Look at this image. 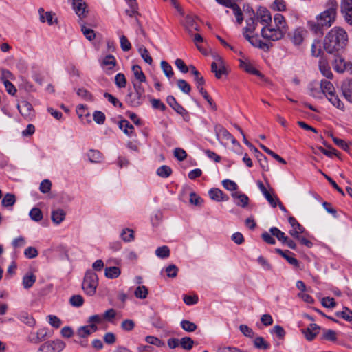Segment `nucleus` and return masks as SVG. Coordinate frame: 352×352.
<instances>
[{"mask_svg":"<svg viewBox=\"0 0 352 352\" xmlns=\"http://www.w3.org/2000/svg\"><path fill=\"white\" fill-rule=\"evenodd\" d=\"M347 42L346 32L342 28L334 27L325 36L323 45L328 53L332 54L345 47Z\"/></svg>","mask_w":352,"mask_h":352,"instance_id":"obj_1","label":"nucleus"},{"mask_svg":"<svg viewBox=\"0 0 352 352\" xmlns=\"http://www.w3.org/2000/svg\"><path fill=\"white\" fill-rule=\"evenodd\" d=\"M274 21L276 28L274 29L272 25L263 26L261 34L263 38L267 41H276L282 38L287 32V25L284 16L277 13L274 15Z\"/></svg>","mask_w":352,"mask_h":352,"instance_id":"obj_2","label":"nucleus"},{"mask_svg":"<svg viewBox=\"0 0 352 352\" xmlns=\"http://www.w3.org/2000/svg\"><path fill=\"white\" fill-rule=\"evenodd\" d=\"M326 10L316 16V19L320 22L323 28L331 26L336 20L338 3L335 0H329L327 3Z\"/></svg>","mask_w":352,"mask_h":352,"instance_id":"obj_3","label":"nucleus"},{"mask_svg":"<svg viewBox=\"0 0 352 352\" xmlns=\"http://www.w3.org/2000/svg\"><path fill=\"white\" fill-rule=\"evenodd\" d=\"M98 285V278L97 274L92 270H87L85 273L82 288L89 296H93L96 292Z\"/></svg>","mask_w":352,"mask_h":352,"instance_id":"obj_4","label":"nucleus"},{"mask_svg":"<svg viewBox=\"0 0 352 352\" xmlns=\"http://www.w3.org/2000/svg\"><path fill=\"white\" fill-rule=\"evenodd\" d=\"M65 347V343L59 339L47 341L42 344L37 352H60Z\"/></svg>","mask_w":352,"mask_h":352,"instance_id":"obj_5","label":"nucleus"},{"mask_svg":"<svg viewBox=\"0 0 352 352\" xmlns=\"http://www.w3.org/2000/svg\"><path fill=\"white\" fill-rule=\"evenodd\" d=\"M307 35V31L304 28H297L290 32L288 34L290 41L295 46H300Z\"/></svg>","mask_w":352,"mask_h":352,"instance_id":"obj_6","label":"nucleus"},{"mask_svg":"<svg viewBox=\"0 0 352 352\" xmlns=\"http://www.w3.org/2000/svg\"><path fill=\"white\" fill-rule=\"evenodd\" d=\"M211 71L218 79H220L223 74H226L224 61L219 56H214V60L211 64Z\"/></svg>","mask_w":352,"mask_h":352,"instance_id":"obj_7","label":"nucleus"},{"mask_svg":"<svg viewBox=\"0 0 352 352\" xmlns=\"http://www.w3.org/2000/svg\"><path fill=\"white\" fill-rule=\"evenodd\" d=\"M17 109L21 116L28 120H31L34 117L32 105L26 100H22L17 104Z\"/></svg>","mask_w":352,"mask_h":352,"instance_id":"obj_8","label":"nucleus"},{"mask_svg":"<svg viewBox=\"0 0 352 352\" xmlns=\"http://www.w3.org/2000/svg\"><path fill=\"white\" fill-rule=\"evenodd\" d=\"M39 15V20L41 23L47 22L49 25H53L58 23V19L56 14L51 12H45L43 8H40L38 10Z\"/></svg>","mask_w":352,"mask_h":352,"instance_id":"obj_9","label":"nucleus"},{"mask_svg":"<svg viewBox=\"0 0 352 352\" xmlns=\"http://www.w3.org/2000/svg\"><path fill=\"white\" fill-rule=\"evenodd\" d=\"M340 10L345 21L352 25V0H341Z\"/></svg>","mask_w":352,"mask_h":352,"instance_id":"obj_10","label":"nucleus"},{"mask_svg":"<svg viewBox=\"0 0 352 352\" xmlns=\"http://www.w3.org/2000/svg\"><path fill=\"white\" fill-rule=\"evenodd\" d=\"M145 98V95H142L140 93H134L130 92L127 94L126 97V101L128 104H129L131 107H137L140 106Z\"/></svg>","mask_w":352,"mask_h":352,"instance_id":"obj_11","label":"nucleus"},{"mask_svg":"<svg viewBox=\"0 0 352 352\" xmlns=\"http://www.w3.org/2000/svg\"><path fill=\"white\" fill-rule=\"evenodd\" d=\"M72 6L76 14L80 19H82L86 17L88 10L87 4L83 0H73Z\"/></svg>","mask_w":352,"mask_h":352,"instance_id":"obj_12","label":"nucleus"},{"mask_svg":"<svg viewBox=\"0 0 352 352\" xmlns=\"http://www.w3.org/2000/svg\"><path fill=\"white\" fill-rule=\"evenodd\" d=\"M289 223L292 227L289 231L290 235L295 239H300L299 234L304 232L305 228L293 217L289 218Z\"/></svg>","mask_w":352,"mask_h":352,"instance_id":"obj_13","label":"nucleus"},{"mask_svg":"<svg viewBox=\"0 0 352 352\" xmlns=\"http://www.w3.org/2000/svg\"><path fill=\"white\" fill-rule=\"evenodd\" d=\"M47 336V329H40L36 332H31L28 337V340L30 342L38 344L45 340Z\"/></svg>","mask_w":352,"mask_h":352,"instance_id":"obj_14","label":"nucleus"},{"mask_svg":"<svg viewBox=\"0 0 352 352\" xmlns=\"http://www.w3.org/2000/svg\"><path fill=\"white\" fill-rule=\"evenodd\" d=\"M216 135L218 138H222L223 140L231 141L233 144L236 143L234 138L223 126H217L215 128Z\"/></svg>","mask_w":352,"mask_h":352,"instance_id":"obj_15","label":"nucleus"},{"mask_svg":"<svg viewBox=\"0 0 352 352\" xmlns=\"http://www.w3.org/2000/svg\"><path fill=\"white\" fill-rule=\"evenodd\" d=\"M256 20L263 26H267L271 21L272 17L270 12L265 8H261L257 12Z\"/></svg>","mask_w":352,"mask_h":352,"instance_id":"obj_16","label":"nucleus"},{"mask_svg":"<svg viewBox=\"0 0 352 352\" xmlns=\"http://www.w3.org/2000/svg\"><path fill=\"white\" fill-rule=\"evenodd\" d=\"M116 65V60L113 55H107L101 63L102 69L109 73V71H111Z\"/></svg>","mask_w":352,"mask_h":352,"instance_id":"obj_17","label":"nucleus"},{"mask_svg":"<svg viewBox=\"0 0 352 352\" xmlns=\"http://www.w3.org/2000/svg\"><path fill=\"white\" fill-rule=\"evenodd\" d=\"M118 126L128 137L135 136L134 126L128 120H122L120 121Z\"/></svg>","mask_w":352,"mask_h":352,"instance_id":"obj_18","label":"nucleus"},{"mask_svg":"<svg viewBox=\"0 0 352 352\" xmlns=\"http://www.w3.org/2000/svg\"><path fill=\"white\" fill-rule=\"evenodd\" d=\"M167 103L179 114L184 116L187 114L186 110L180 105L174 96H168L166 98Z\"/></svg>","mask_w":352,"mask_h":352,"instance_id":"obj_19","label":"nucleus"},{"mask_svg":"<svg viewBox=\"0 0 352 352\" xmlns=\"http://www.w3.org/2000/svg\"><path fill=\"white\" fill-rule=\"evenodd\" d=\"M98 329L97 326L95 324H91L86 326H82L78 328L77 334L80 338H86L91 335L92 333L96 331Z\"/></svg>","mask_w":352,"mask_h":352,"instance_id":"obj_20","label":"nucleus"},{"mask_svg":"<svg viewBox=\"0 0 352 352\" xmlns=\"http://www.w3.org/2000/svg\"><path fill=\"white\" fill-rule=\"evenodd\" d=\"M318 329L319 327L316 324H310L307 329L302 330V333L306 339L311 341L314 340L318 333Z\"/></svg>","mask_w":352,"mask_h":352,"instance_id":"obj_21","label":"nucleus"},{"mask_svg":"<svg viewBox=\"0 0 352 352\" xmlns=\"http://www.w3.org/2000/svg\"><path fill=\"white\" fill-rule=\"evenodd\" d=\"M232 197L238 200L236 203L237 206L245 208L248 205L249 198L246 195L241 192H235L232 194Z\"/></svg>","mask_w":352,"mask_h":352,"instance_id":"obj_22","label":"nucleus"},{"mask_svg":"<svg viewBox=\"0 0 352 352\" xmlns=\"http://www.w3.org/2000/svg\"><path fill=\"white\" fill-rule=\"evenodd\" d=\"M65 215V211L63 209L58 208L52 212L51 219L53 223L59 225L64 221Z\"/></svg>","mask_w":352,"mask_h":352,"instance_id":"obj_23","label":"nucleus"},{"mask_svg":"<svg viewBox=\"0 0 352 352\" xmlns=\"http://www.w3.org/2000/svg\"><path fill=\"white\" fill-rule=\"evenodd\" d=\"M209 196L211 199L217 201H228V197L224 196L223 192L218 188H212L209 191Z\"/></svg>","mask_w":352,"mask_h":352,"instance_id":"obj_24","label":"nucleus"},{"mask_svg":"<svg viewBox=\"0 0 352 352\" xmlns=\"http://www.w3.org/2000/svg\"><path fill=\"white\" fill-rule=\"evenodd\" d=\"M245 38L254 47L260 49H264L267 46V44L263 43L262 41L258 38L257 36H250L249 34L243 32Z\"/></svg>","mask_w":352,"mask_h":352,"instance_id":"obj_25","label":"nucleus"},{"mask_svg":"<svg viewBox=\"0 0 352 352\" xmlns=\"http://www.w3.org/2000/svg\"><path fill=\"white\" fill-rule=\"evenodd\" d=\"M319 69L321 73L327 77V78H332L333 74L331 71V69L327 62V60L324 58H321L319 61Z\"/></svg>","mask_w":352,"mask_h":352,"instance_id":"obj_26","label":"nucleus"},{"mask_svg":"<svg viewBox=\"0 0 352 352\" xmlns=\"http://www.w3.org/2000/svg\"><path fill=\"white\" fill-rule=\"evenodd\" d=\"M333 68L339 73L344 72L346 69V63L344 58L340 56L335 57L333 63Z\"/></svg>","mask_w":352,"mask_h":352,"instance_id":"obj_27","label":"nucleus"},{"mask_svg":"<svg viewBox=\"0 0 352 352\" xmlns=\"http://www.w3.org/2000/svg\"><path fill=\"white\" fill-rule=\"evenodd\" d=\"M189 68L190 69L192 74L195 76L194 80L195 81L197 88L199 89L200 87H203L205 84L204 77L200 76V73L194 65H190Z\"/></svg>","mask_w":352,"mask_h":352,"instance_id":"obj_28","label":"nucleus"},{"mask_svg":"<svg viewBox=\"0 0 352 352\" xmlns=\"http://www.w3.org/2000/svg\"><path fill=\"white\" fill-rule=\"evenodd\" d=\"M240 67L242 69H243L245 72H247L250 74L256 75L259 77L262 76L261 73L258 70L255 69L251 63H250L247 61L241 60L240 61Z\"/></svg>","mask_w":352,"mask_h":352,"instance_id":"obj_29","label":"nucleus"},{"mask_svg":"<svg viewBox=\"0 0 352 352\" xmlns=\"http://www.w3.org/2000/svg\"><path fill=\"white\" fill-rule=\"evenodd\" d=\"M121 274V270L118 267H109L104 270V275L107 278L113 279L118 278Z\"/></svg>","mask_w":352,"mask_h":352,"instance_id":"obj_30","label":"nucleus"},{"mask_svg":"<svg viewBox=\"0 0 352 352\" xmlns=\"http://www.w3.org/2000/svg\"><path fill=\"white\" fill-rule=\"evenodd\" d=\"M87 157L91 163H100L103 159L102 153L96 150H90L87 153Z\"/></svg>","mask_w":352,"mask_h":352,"instance_id":"obj_31","label":"nucleus"},{"mask_svg":"<svg viewBox=\"0 0 352 352\" xmlns=\"http://www.w3.org/2000/svg\"><path fill=\"white\" fill-rule=\"evenodd\" d=\"M329 101L336 108L340 109L342 111L344 110V105L343 102L340 100L338 96L335 95L334 93L327 96Z\"/></svg>","mask_w":352,"mask_h":352,"instance_id":"obj_32","label":"nucleus"},{"mask_svg":"<svg viewBox=\"0 0 352 352\" xmlns=\"http://www.w3.org/2000/svg\"><path fill=\"white\" fill-rule=\"evenodd\" d=\"M16 202V197L14 194L7 193L4 195L1 200V205L3 207H12Z\"/></svg>","mask_w":352,"mask_h":352,"instance_id":"obj_33","label":"nucleus"},{"mask_svg":"<svg viewBox=\"0 0 352 352\" xmlns=\"http://www.w3.org/2000/svg\"><path fill=\"white\" fill-rule=\"evenodd\" d=\"M36 276L34 274H33L32 273H29V274H25L23 277V280H22L23 285L24 288H25V289L30 288L34 285V283L36 282Z\"/></svg>","mask_w":352,"mask_h":352,"instance_id":"obj_34","label":"nucleus"},{"mask_svg":"<svg viewBox=\"0 0 352 352\" xmlns=\"http://www.w3.org/2000/svg\"><path fill=\"white\" fill-rule=\"evenodd\" d=\"M320 88L324 94H327L329 96L334 93L335 89L333 84L326 80H322L320 82Z\"/></svg>","mask_w":352,"mask_h":352,"instance_id":"obj_35","label":"nucleus"},{"mask_svg":"<svg viewBox=\"0 0 352 352\" xmlns=\"http://www.w3.org/2000/svg\"><path fill=\"white\" fill-rule=\"evenodd\" d=\"M148 294V290L144 285H139L134 291V295L137 298L145 299Z\"/></svg>","mask_w":352,"mask_h":352,"instance_id":"obj_36","label":"nucleus"},{"mask_svg":"<svg viewBox=\"0 0 352 352\" xmlns=\"http://www.w3.org/2000/svg\"><path fill=\"white\" fill-rule=\"evenodd\" d=\"M257 22L255 19L250 17L246 20V26L243 29L245 34L252 33L256 28Z\"/></svg>","mask_w":352,"mask_h":352,"instance_id":"obj_37","label":"nucleus"},{"mask_svg":"<svg viewBox=\"0 0 352 352\" xmlns=\"http://www.w3.org/2000/svg\"><path fill=\"white\" fill-rule=\"evenodd\" d=\"M342 89L346 100L352 103V79L347 85L342 86Z\"/></svg>","mask_w":352,"mask_h":352,"instance_id":"obj_38","label":"nucleus"},{"mask_svg":"<svg viewBox=\"0 0 352 352\" xmlns=\"http://www.w3.org/2000/svg\"><path fill=\"white\" fill-rule=\"evenodd\" d=\"M270 232L272 236L276 237L277 239L283 243H285V242L287 241V236H286L285 233L280 231L278 228L276 227L271 228Z\"/></svg>","mask_w":352,"mask_h":352,"instance_id":"obj_39","label":"nucleus"},{"mask_svg":"<svg viewBox=\"0 0 352 352\" xmlns=\"http://www.w3.org/2000/svg\"><path fill=\"white\" fill-rule=\"evenodd\" d=\"M132 72L133 73V75L135 78L140 81V82H144L146 80V76L143 73L141 67L138 65H135L132 67Z\"/></svg>","mask_w":352,"mask_h":352,"instance_id":"obj_40","label":"nucleus"},{"mask_svg":"<svg viewBox=\"0 0 352 352\" xmlns=\"http://www.w3.org/2000/svg\"><path fill=\"white\" fill-rule=\"evenodd\" d=\"M254 346L258 349H267L270 348V344L261 336H258L254 340Z\"/></svg>","mask_w":352,"mask_h":352,"instance_id":"obj_41","label":"nucleus"},{"mask_svg":"<svg viewBox=\"0 0 352 352\" xmlns=\"http://www.w3.org/2000/svg\"><path fill=\"white\" fill-rule=\"evenodd\" d=\"M160 66L164 74L168 78H170L173 76L174 72L171 65L168 63L165 60H162L160 63Z\"/></svg>","mask_w":352,"mask_h":352,"instance_id":"obj_42","label":"nucleus"},{"mask_svg":"<svg viewBox=\"0 0 352 352\" xmlns=\"http://www.w3.org/2000/svg\"><path fill=\"white\" fill-rule=\"evenodd\" d=\"M138 52L140 53L142 59L148 64L151 65L153 63V58L150 56L148 51L144 46H140L138 49Z\"/></svg>","mask_w":352,"mask_h":352,"instance_id":"obj_43","label":"nucleus"},{"mask_svg":"<svg viewBox=\"0 0 352 352\" xmlns=\"http://www.w3.org/2000/svg\"><path fill=\"white\" fill-rule=\"evenodd\" d=\"M20 320L30 327H33L36 324V321L32 316L28 313L23 312L20 315Z\"/></svg>","mask_w":352,"mask_h":352,"instance_id":"obj_44","label":"nucleus"},{"mask_svg":"<svg viewBox=\"0 0 352 352\" xmlns=\"http://www.w3.org/2000/svg\"><path fill=\"white\" fill-rule=\"evenodd\" d=\"M181 327L184 331L188 332H193L197 328L196 324L187 320H183L181 321Z\"/></svg>","mask_w":352,"mask_h":352,"instance_id":"obj_45","label":"nucleus"},{"mask_svg":"<svg viewBox=\"0 0 352 352\" xmlns=\"http://www.w3.org/2000/svg\"><path fill=\"white\" fill-rule=\"evenodd\" d=\"M155 254L161 258H168L170 256V250L166 245L159 247L155 250Z\"/></svg>","mask_w":352,"mask_h":352,"instance_id":"obj_46","label":"nucleus"},{"mask_svg":"<svg viewBox=\"0 0 352 352\" xmlns=\"http://www.w3.org/2000/svg\"><path fill=\"white\" fill-rule=\"evenodd\" d=\"M171 168L166 165L159 167L157 170V175L163 178H166L169 177L171 175Z\"/></svg>","mask_w":352,"mask_h":352,"instance_id":"obj_47","label":"nucleus"},{"mask_svg":"<svg viewBox=\"0 0 352 352\" xmlns=\"http://www.w3.org/2000/svg\"><path fill=\"white\" fill-rule=\"evenodd\" d=\"M120 236L124 241L131 242L134 239V233L132 230L126 228L122 230Z\"/></svg>","mask_w":352,"mask_h":352,"instance_id":"obj_48","label":"nucleus"},{"mask_svg":"<svg viewBox=\"0 0 352 352\" xmlns=\"http://www.w3.org/2000/svg\"><path fill=\"white\" fill-rule=\"evenodd\" d=\"M115 83L118 88H124L126 85V79L122 73H118L115 76Z\"/></svg>","mask_w":352,"mask_h":352,"instance_id":"obj_49","label":"nucleus"},{"mask_svg":"<svg viewBox=\"0 0 352 352\" xmlns=\"http://www.w3.org/2000/svg\"><path fill=\"white\" fill-rule=\"evenodd\" d=\"M30 218L34 221H40L43 219L41 210L38 208H32L30 212Z\"/></svg>","mask_w":352,"mask_h":352,"instance_id":"obj_50","label":"nucleus"},{"mask_svg":"<svg viewBox=\"0 0 352 352\" xmlns=\"http://www.w3.org/2000/svg\"><path fill=\"white\" fill-rule=\"evenodd\" d=\"M257 157L258 162L260 164L261 167L264 171H268L270 170V167L268 165V161L265 156H264L262 153L258 152L257 153Z\"/></svg>","mask_w":352,"mask_h":352,"instance_id":"obj_51","label":"nucleus"},{"mask_svg":"<svg viewBox=\"0 0 352 352\" xmlns=\"http://www.w3.org/2000/svg\"><path fill=\"white\" fill-rule=\"evenodd\" d=\"M178 271V267L174 264L169 265L165 268L166 275L169 278H175L177 275Z\"/></svg>","mask_w":352,"mask_h":352,"instance_id":"obj_52","label":"nucleus"},{"mask_svg":"<svg viewBox=\"0 0 352 352\" xmlns=\"http://www.w3.org/2000/svg\"><path fill=\"white\" fill-rule=\"evenodd\" d=\"M230 8H232L234 12V14L235 15V17L236 19V21L241 24L243 20V13L239 7V6L236 3H234L232 7Z\"/></svg>","mask_w":352,"mask_h":352,"instance_id":"obj_53","label":"nucleus"},{"mask_svg":"<svg viewBox=\"0 0 352 352\" xmlns=\"http://www.w3.org/2000/svg\"><path fill=\"white\" fill-rule=\"evenodd\" d=\"M81 31L89 41H92L96 37L94 31L92 29L87 28L84 24L81 25Z\"/></svg>","mask_w":352,"mask_h":352,"instance_id":"obj_54","label":"nucleus"},{"mask_svg":"<svg viewBox=\"0 0 352 352\" xmlns=\"http://www.w3.org/2000/svg\"><path fill=\"white\" fill-rule=\"evenodd\" d=\"M336 316L342 318L346 321L350 322L352 320V311L347 307H344V310L342 311L337 312Z\"/></svg>","mask_w":352,"mask_h":352,"instance_id":"obj_55","label":"nucleus"},{"mask_svg":"<svg viewBox=\"0 0 352 352\" xmlns=\"http://www.w3.org/2000/svg\"><path fill=\"white\" fill-rule=\"evenodd\" d=\"M177 86L179 89L185 94H189L191 90L190 85L183 79H179L177 80Z\"/></svg>","mask_w":352,"mask_h":352,"instance_id":"obj_56","label":"nucleus"},{"mask_svg":"<svg viewBox=\"0 0 352 352\" xmlns=\"http://www.w3.org/2000/svg\"><path fill=\"white\" fill-rule=\"evenodd\" d=\"M180 344L183 349L190 350L193 346L194 341L190 337H184L181 339Z\"/></svg>","mask_w":352,"mask_h":352,"instance_id":"obj_57","label":"nucleus"},{"mask_svg":"<svg viewBox=\"0 0 352 352\" xmlns=\"http://www.w3.org/2000/svg\"><path fill=\"white\" fill-rule=\"evenodd\" d=\"M120 47L124 52H128L131 49V45L128 38L122 35L120 37Z\"/></svg>","mask_w":352,"mask_h":352,"instance_id":"obj_58","label":"nucleus"},{"mask_svg":"<svg viewBox=\"0 0 352 352\" xmlns=\"http://www.w3.org/2000/svg\"><path fill=\"white\" fill-rule=\"evenodd\" d=\"M70 304L74 307H80L83 305L84 299L80 295H74L69 299Z\"/></svg>","mask_w":352,"mask_h":352,"instance_id":"obj_59","label":"nucleus"},{"mask_svg":"<svg viewBox=\"0 0 352 352\" xmlns=\"http://www.w3.org/2000/svg\"><path fill=\"white\" fill-rule=\"evenodd\" d=\"M320 42L319 41H314L311 45V54L314 56H319L322 53Z\"/></svg>","mask_w":352,"mask_h":352,"instance_id":"obj_60","label":"nucleus"},{"mask_svg":"<svg viewBox=\"0 0 352 352\" xmlns=\"http://www.w3.org/2000/svg\"><path fill=\"white\" fill-rule=\"evenodd\" d=\"M128 6H129L130 9L126 10L125 11V12L129 16L133 17L136 14H138V6L137 1H135L133 3H129V4H128Z\"/></svg>","mask_w":352,"mask_h":352,"instance_id":"obj_61","label":"nucleus"},{"mask_svg":"<svg viewBox=\"0 0 352 352\" xmlns=\"http://www.w3.org/2000/svg\"><path fill=\"white\" fill-rule=\"evenodd\" d=\"M48 322L55 328H59L62 324V322L59 318L54 315L47 316Z\"/></svg>","mask_w":352,"mask_h":352,"instance_id":"obj_62","label":"nucleus"},{"mask_svg":"<svg viewBox=\"0 0 352 352\" xmlns=\"http://www.w3.org/2000/svg\"><path fill=\"white\" fill-rule=\"evenodd\" d=\"M52 183L49 179H44L41 182L39 190L43 193H47L50 191Z\"/></svg>","mask_w":352,"mask_h":352,"instance_id":"obj_63","label":"nucleus"},{"mask_svg":"<svg viewBox=\"0 0 352 352\" xmlns=\"http://www.w3.org/2000/svg\"><path fill=\"white\" fill-rule=\"evenodd\" d=\"M94 120L98 124H102L105 121V115L100 111H96L93 113Z\"/></svg>","mask_w":352,"mask_h":352,"instance_id":"obj_64","label":"nucleus"}]
</instances>
